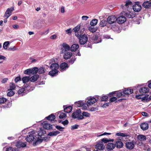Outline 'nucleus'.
Returning <instances> with one entry per match:
<instances>
[{
	"mask_svg": "<svg viewBox=\"0 0 151 151\" xmlns=\"http://www.w3.org/2000/svg\"><path fill=\"white\" fill-rule=\"evenodd\" d=\"M38 132L34 130L31 131L29 133V134L26 138V141L29 142L33 141V145L35 146L37 145L38 142Z\"/></svg>",
	"mask_w": 151,
	"mask_h": 151,
	"instance_id": "1",
	"label": "nucleus"
},
{
	"mask_svg": "<svg viewBox=\"0 0 151 151\" xmlns=\"http://www.w3.org/2000/svg\"><path fill=\"white\" fill-rule=\"evenodd\" d=\"M38 72V68L35 67L25 70L24 73L26 75H35Z\"/></svg>",
	"mask_w": 151,
	"mask_h": 151,
	"instance_id": "2",
	"label": "nucleus"
},
{
	"mask_svg": "<svg viewBox=\"0 0 151 151\" xmlns=\"http://www.w3.org/2000/svg\"><path fill=\"white\" fill-rule=\"evenodd\" d=\"M78 38L79 39L80 44L82 45L86 43L88 40V37L87 35L85 34L82 35Z\"/></svg>",
	"mask_w": 151,
	"mask_h": 151,
	"instance_id": "3",
	"label": "nucleus"
},
{
	"mask_svg": "<svg viewBox=\"0 0 151 151\" xmlns=\"http://www.w3.org/2000/svg\"><path fill=\"white\" fill-rule=\"evenodd\" d=\"M99 98V96H96L95 97H88V100L87 103L89 105H92L97 102Z\"/></svg>",
	"mask_w": 151,
	"mask_h": 151,
	"instance_id": "4",
	"label": "nucleus"
},
{
	"mask_svg": "<svg viewBox=\"0 0 151 151\" xmlns=\"http://www.w3.org/2000/svg\"><path fill=\"white\" fill-rule=\"evenodd\" d=\"M14 10V7H12L10 8H8L5 12L4 17H6V19L8 18L11 16L12 12Z\"/></svg>",
	"mask_w": 151,
	"mask_h": 151,
	"instance_id": "5",
	"label": "nucleus"
},
{
	"mask_svg": "<svg viewBox=\"0 0 151 151\" xmlns=\"http://www.w3.org/2000/svg\"><path fill=\"white\" fill-rule=\"evenodd\" d=\"M107 21L109 24L115 23L116 21V17L114 15H112L108 17Z\"/></svg>",
	"mask_w": 151,
	"mask_h": 151,
	"instance_id": "6",
	"label": "nucleus"
},
{
	"mask_svg": "<svg viewBox=\"0 0 151 151\" xmlns=\"http://www.w3.org/2000/svg\"><path fill=\"white\" fill-rule=\"evenodd\" d=\"M133 9L134 11L135 12H138L141 10L142 7L141 5L139 4V2L135 3V4L133 6Z\"/></svg>",
	"mask_w": 151,
	"mask_h": 151,
	"instance_id": "7",
	"label": "nucleus"
},
{
	"mask_svg": "<svg viewBox=\"0 0 151 151\" xmlns=\"http://www.w3.org/2000/svg\"><path fill=\"white\" fill-rule=\"evenodd\" d=\"M132 4V2L129 0H127L125 1L124 5H121V7L124 10H127L128 8Z\"/></svg>",
	"mask_w": 151,
	"mask_h": 151,
	"instance_id": "8",
	"label": "nucleus"
},
{
	"mask_svg": "<svg viewBox=\"0 0 151 151\" xmlns=\"http://www.w3.org/2000/svg\"><path fill=\"white\" fill-rule=\"evenodd\" d=\"M42 124L43 127L46 129L50 130L52 128V125L47 121H44Z\"/></svg>",
	"mask_w": 151,
	"mask_h": 151,
	"instance_id": "9",
	"label": "nucleus"
},
{
	"mask_svg": "<svg viewBox=\"0 0 151 151\" xmlns=\"http://www.w3.org/2000/svg\"><path fill=\"white\" fill-rule=\"evenodd\" d=\"M69 66L68 64L64 62L61 64L60 65V68L61 72L66 70L68 68Z\"/></svg>",
	"mask_w": 151,
	"mask_h": 151,
	"instance_id": "10",
	"label": "nucleus"
},
{
	"mask_svg": "<svg viewBox=\"0 0 151 151\" xmlns=\"http://www.w3.org/2000/svg\"><path fill=\"white\" fill-rule=\"evenodd\" d=\"M63 48H62V53L65 52L70 50V47L66 43H64L63 44Z\"/></svg>",
	"mask_w": 151,
	"mask_h": 151,
	"instance_id": "11",
	"label": "nucleus"
},
{
	"mask_svg": "<svg viewBox=\"0 0 151 151\" xmlns=\"http://www.w3.org/2000/svg\"><path fill=\"white\" fill-rule=\"evenodd\" d=\"M96 149L100 150H103L104 148V145L102 143V141H99L95 146Z\"/></svg>",
	"mask_w": 151,
	"mask_h": 151,
	"instance_id": "12",
	"label": "nucleus"
},
{
	"mask_svg": "<svg viewBox=\"0 0 151 151\" xmlns=\"http://www.w3.org/2000/svg\"><path fill=\"white\" fill-rule=\"evenodd\" d=\"M126 18L124 16H121L116 18V21L119 24L124 23L126 21Z\"/></svg>",
	"mask_w": 151,
	"mask_h": 151,
	"instance_id": "13",
	"label": "nucleus"
},
{
	"mask_svg": "<svg viewBox=\"0 0 151 151\" xmlns=\"http://www.w3.org/2000/svg\"><path fill=\"white\" fill-rule=\"evenodd\" d=\"M92 39L93 41V43L96 44L101 42V41L100 38L97 35H94L92 37Z\"/></svg>",
	"mask_w": 151,
	"mask_h": 151,
	"instance_id": "14",
	"label": "nucleus"
},
{
	"mask_svg": "<svg viewBox=\"0 0 151 151\" xmlns=\"http://www.w3.org/2000/svg\"><path fill=\"white\" fill-rule=\"evenodd\" d=\"M27 143L26 142H22L21 141H18L16 144V146L18 148L24 147H26Z\"/></svg>",
	"mask_w": 151,
	"mask_h": 151,
	"instance_id": "15",
	"label": "nucleus"
},
{
	"mask_svg": "<svg viewBox=\"0 0 151 151\" xmlns=\"http://www.w3.org/2000/svg\"><path fill=\"white\" fill-rule=\"evenodd\" d=\"M125 16L128 18H132L135 16L134 13L128 12L125 13Z\"/></svg>",
	"mask_w": 151,
	"mask_h": 151,
	"instance_id": "16",
	"label": "nucleus"
},
{
	"mask_svg": "<svg viewBox=\"0 0 151 151\" xmlns=\"http://www.w3.org/2000/svg\"><path fill=\"white\" fill-rule=\"evenodd\" d=\"M149 88L147 87H142L139 90L140 93L143 95L145 93H146L148 92Z\"/></svg>",
	"mask_w": 151,
	"mask_h": 151,
	"instance_id": "17",
	"label": "nucleus"
},
{
	"mask_svg": "<svg viewBox=\"0 0 151 151\" xmlns=\"http://www.w3.org/2000/svg\"><path fill=\"white\" fill-rule=\"evenodd\" d=\"M81 113V110H78L74 112L72 114V117L74 119L77 118L79 115Z\"/></svg>",
	"mask_w": 151,
	"mask_h": 151,
	"instance_id": "18",
	"label": "nucleus"
},
{
	"mask_svg": "<svg viewBox=\"0 0 151 151\" xmlns=\"http://www.w3.org/2000/svg\"><path fill=\"white\" fill-rule=\"evenodd\" d=\"M142 5L145 8H149L151 6V2L148 1H145L143 3Z\"/></svg>",
	"mask_w": 151,
	"mask_h": 151,
	"instance_id": "19",
	"label": "nucleus"
},
{
	"mask_svg": "<svg viewBox=\"0 0 151 151\" xmlns=\"http://www.w3.org/2000/svg\"><path fill=\"white\" fill-rule=\"evenodd\" d=\"M111 29L114 31H115L118 33L119 32H120V30H119V26L116 23L112 25Z\"/></svg>",
	"mask_w": 151,
	"mask_h": 151,
	"instance_id": "20",
	"label": "nucleus"
},
{
	"mask_svg": "<svg viewBox=\"0 0 151 151\" xmlns=\"http://www.w3.org/2000/svg\"><path fill=\"white\" fill-rule=\"evenodd\" d=\"M116 94V96L118 97L119 98L121 97H123L124 95L121 92H120V91H117L112 92L111 93H109V94Z\"/></svg>",
	"mask_w": 151,
	"mask_h": 151,
	"instance_id": "21",
	"label": "nucleus"
},
{
	"mask_svg": "<svg viewBox=\"0 0 151 151\" xmlns=\"http://www.w3.org/2000/svg\"><path fill=\"white\" fill-rule=\"evenodd\" d=\"M64 54L63 55V58L65 59H68L69 58L72 56V54L70 52H63Z\"/></svg>",
	"mask_w": 151,
	"mask_h": 151,
	"instance_id": "22",
	"label": "nucleus"
},
{
	"mask_svg": "<svg viewBox=\"0 0 151 151\" xmlns=\"http://www.w3.org/2000/svg\"><path fill=\"white\" fill-rule=\"evenodd\" d=\"M59 67V65L57 63H55L52 64L50 68L51 69L58 70Z\"/></svg>",
	"mask_w": 151,
	"mask_h": 151,
	"instance_id": "23",
	"label": "nucleus"
},
{
	"mask_svg": "<svg viewBox=\"0 0 151 151\" xmlns=\"http://www.w3.org/2000/svg\"><path fill=\"white\" fill-rule=\"evenodd\" d=\"M79 47V45L77 44H73L70 47V50L72 51H76Z\"/></svg>",
	"mask_w": 151,
	"mask_h": 151,
	"instance_id": "24",
	"label": "nucleus"
},
{
	"mask_svg": "<svg viewBox=\"0 0 151 151\" xmlns=\"http://www.w3.org/2000/svg\"><path fill=\"white\" fill-rule=\"evenodd\" d=\"M115 144L112 143H109L107 145V148L110 150H112L115 147Z\"/></svg>",
	"mask_w": 151,
	"mask_h": 151,
	"instance_id": "25",
	"label": "nucleus"
},
{
	"mask_svg": "<svg viewBox=\"0 0 151 151\" xmlns=\"http://www.w3.org/2000/svg\"><path fill=\"white\" fill-rule=\"evenodd\" d=\"M133 92V90L132 89L125 88L123 91V93L125 95H128L132 93Z\"/></svg>",
	"mask_w": 151,
	"mask_h": 151,
	"instance_id": "26",
	"label": "nucleus"
},
{
	"mask_svg": "<svg viewBox=\"0 0 151 151\" xmlns=\"http://www.w3.org/2000/svg\"><path fill=\"white\" fill-rule=\"evenodd\" d=\"M49 73V75L52 76H56L58 75V70L52 69Z\"/></svg>",
	"mask_w": 151,
	"mask_h": 151,
	"instance_id": "27",
	"label": "nucleus"
},
{
	"mask_svg": "<svg viewBox=\"0 0 151 151\" xmlns=\"http://www.w3.org/2000/svg\"><path fill=\"white\" fill-rule=\"evenodd\" d=\"M63 108L64 109V111L67 113L70 112L73 109L72 107L71 106H69L65 107V106H64Z\"/></svg>",
	"mask_w": 151,
	"mask_h": 151,
	"instance_id": "28",
	"label": "nucleus"
},
{
	"mask_svg": "<svg viewBox=\"0 0 151 151\" xmlns=\"http://www.w3.org/2000/svg\"><path fill=\"white\" fill-rule=\"evenodd\" d=\"M140 127L141 129L143 130H145L147 129L149 127L147 123L144 122L141 124Z\"/></svg>",
	"mask_w": 151,
	"mask_h": 151,
	"instance_id": "29",
	"label": "nucleus"
},
{
	"mask_svg": "<svg viewBox=\"0 0 151 151\" xmlns=\"http://www.w3.org/2000/svg\"><path fill=\"white\" fill-rule=\"evenodd\" d=\"M115 144L116 147L118 148H121L123 146V143L121 141L119 140L116 141Z\"/></svg>",
	"mask_w": 151,
	"mask_h": 151,
	"instance_id": "30",
	"label": "nucleus"
},
{
	"mask_svg": "<svg viewBox=\"0 0 151 151\" xmlns=\"http://www.w3.org/2000/svg\"><path fill=\"white\" fill-rule=\"evenodd\" d=\"M127 147L129 149H133L134 147V145L133 142H128L126 143Z\"/></svg>",
	"mask_w": 151,
	"mask_h": 151,
	"instance_id": "31",
	"label": "nucleus"
},
{
	"mask_svg": "<svg viewBox=\"0 0 151 151\" xmlns=\"http://www.w3.org/2000/svg\"><path fill=\"white\" fill-rule=\"evenodd\" d=\"M81 26L80 25H78L76 27L73 28L72 30V31L74 32L75 34H76L77 35H78L77 34L78 31H79L80 29Z\"/></svg>",
	"mask_w": 151,
	"mask_h": 151,
	"instance_id": "32",
	"label": "nucleus"
},
{
	"mask_svg": "<svg viewBox=\"0 0 151 151\" xmlns=\"http://www.w3.org/2000/svg\"><path fill=\"white\" fill-rule=\"evenodd\" d=\"M46 118L49 120L51 121H53L55 118V116L52 114H51L48 116L46 117Z\"/></svg>",
	"mask_w": 151,
	"mask_h": 151,
	"instance_id": "33",
	"label": "nucleus"
},
{
	"mask_svg": "<svg viewBox=\"0 0 151 151\" xmlns=\"http://www.w3.org/2000/svg\"><path fill=\"white\" fill-rule=\"evenodd\" d=\"M60 132L58 131H53L49 132L48 135L50 136H55L60 134Z\"/></svg>",
	"mask_w": 151,
	"mask_h": 151,
	"instance_id": "34",
	"label": "nucleus"
},
{
	"mask_svg": "<svg viewBox=\"0 0 151 151\" xmlns=\"http://www.w3.org/2000/svg\"><path fill=\"white\" fill-rule=\"evenodd\" d=\"M38 75H34L30 78L29 77L30 81L31 82H34L38 79Z\"/></svg>",
	"mask_w": 151,
	"mask_h": 151,
	"instance_id": "35",
	"label": "nucleus"
},
{
	"mask_svg": "<svg viewBox=\"0 0 151 151\" xmlns=\"http://www.w3.org/2000/svg\"><path fill=\"white\" fill-rule=\"evenodd\" d=\"M22 80L23 83H25L30 81L29 77L27 76H24L22 78Z\"/></svg>",
	"mask_w": 151,
	"mask_h": 151,
	"instance_id": "36",
	"label": "nucleus"
},
{
	"mask_svg": "<svg viewBox=\"0 0 151 151\" xmlns=\"http://www.w3.org/2000/svg\"><path fill=\"white\" fill-rule=\"evenodd\" d=\"M138 139L140 141H145L146 140V137L143 135H139L137 137Z\"/></svg>",
	"mask_w": 151,
	"mask_h": 151,
	"instance_id": "37",
	"label": "nucleus"
},
{
	"mask_svg": "<svg viewBox=\"0 0 151 151\" xmlns=\"http://www.w3.org/2000/svg\"><path fill=\"white\" fill-rule=\"evenodd\" d=\"M100 141H102V143L104 142L105 143H107L109 142H113L114 141L113 139H108L106 138H104L102 139Z\"/></svg>",
	"mask_w": 151,
	"mask_h": 151,
	"instance_id": "38",
	"label": "nucleus"
},
{
	"mask_svg": "<svg viewBox=\"0 0 151 151\" xmlns=\"http://www.w3.org/2000/svg\"><path fill=\"white\" fill-rule=\"evenodd\" d=\"M25 89L24 88H22L19 89L18 91V93L19 95L23 96L24 95ZM25 94H24L25 95Z\"/></svg>",
	"mask_w": 151,
	"mask_h": 151,
	"instance_id": "39",
	"label": "nucleus"
},
{
	"mask_svg": "<svg viewBox=\"0 0 151 151\" xmlns=\"http://www.w3.org/2000/svg\"><path fill=\"white\" fill-rule=\"evenodd\" d=\"M98 22V20L96 19H94L92 20L90 22V24L91 26H94L96 25Z\"/></svg>",
	"mask_w": 151,
	"mask_h": 151,
	"instance_id": "40",
	"label": "nucleus"
},
{
	"mask_svg": "<svg viewBox=\"0 0 151 151\" xmlns=\"http://www.w3.org/2000/svg\"><path fill=\"white\" fill-rule=\"evenodd\" d=\"M88 29L91 32L93 33L96 32L97 29L96 27L91 26L89 27Z\"/></svg>",
	"mask_w": 151,
	"mask_h": 151,
	"instance_id": "41",
	"label": "nucleus"
},
{
	"mask_svg": "<svg viewBox=\"0 0 151 151\" xmlns=\"http://www.w3.org/2000/svg\"><path fill=\"white\" fill-rule=\"evenodd\" d=\"M45 68L41 67L38 68V73L40 74L44 73L45 71Z\"/></svg>",
	"mask_w": 151,
	"mask_h": 151,
	"instance_id": "42",
	"label": "nucleus"
},
{
	"mask_svg": "<svg viewBox=\"0 0 151 151\" xmlns=\"http://www.w3.org/2000/svg\"><path fill=\"white\" fill-rule=\"evenodd\" d=\"M75 103L77 106L78 107H82L83 105V101H81L75 102Z\"/></svg>",
	"mask_w": 151,
	"mask_h": 151,
	"instance_id": "43",
	"label": "nucleus"
},
{
	"mask_svg": "<svg viewBox=\"0 0 151 151\" xmlns=\"http://www.w3.org/2000/svg\"><path fill=\"white\" fill-rule=\"evenodd\" d=\"M58 114H60L59 116V118L60 119H63L66 116V114L63 112H59Z\"/></svg>",
	"mask_w": 151,
	"mask_h": 151,
	"instance_id": "44",
	"label": "nucleus"
},
{
	"mask_svg": "<svg viewBox=\"0 0 151 151\" xmlns=\"http://www.w3.org/2000/svg\"><path fill=\"white\" fill-rule=\"evenodd\" d=\"M9 44V41H6L5 42L3 45V48L5 50H6L7 48V46Z\"/></svg>",
	"mask_w": 151,
	"mask_h": 151,
	"instance_id": "45",
	"label": "nucleus"
},
{
	"mask_svg": "<svg viewBox=\"0 0 151 151\" xmlns=\"http://www.w3.org/2000/svg\"><path fill=\"white\" fill-rule=\"evenodd\" d=\"M15 84L13 83H10L9 85V89L10 90H13L15 88Z\"/></svg>",
	"mask_w": 151,
	"mask_h": 151,
	"instance_id": "46",
	"label": "nucleus"
},
{
	"mask_svg": "<svg viewBox=\"0 0 151 151\" xmlns=\"http://www.w3.org/2000/svg\"><path fill=\"white\" fill-rule=\"evenodd\" d=\"M106 22L105 20H102L101 21L100 23V25L101 27H103L104 26H106Z\"/></svg>",
	"mask_w": 151,
	"mask_h": 151,
	"instance_id": "47",
	"label": "nucleus"
},
{
	"mask_svg": "<svg viewBox=\"0 0 151 151\" xmlns=\"http://www.w3.org/2000/svg\"><path fill=\"white\" fill-rule=\"evenodd\" d=\"M45 21L44 20L41 21L39 23V27H41L45 26Z\"/></svg>",
	"mask_w": 151,
	"mask_h": 151,
	"instance_id": "48",
	"label": "nucleus"
},
{
	"mask_svg": "<svg viewBox=\"0 0 151 151\" xmlns=\"http://www.w3.org/2000/svg\"><path fill=\"white\" fill-rule=\"evenodd\" d=\"M82 114L83 116L86 117H89L90 116V114L88 112H83L82 113Z\"/></svg>",
	"mask_w": 151,
	"mask_h": 151,
	"instance_id": "49",
	"label": "nucleus"
},
{
	"mask_svg": "<svg viewBox=\"0 0 151 151\" xmlns=\"http://www.w3.org/2000/svg\"><path fill=\"white\" fill-rule=\"evenodd\" d=\"M116 135L117 136H120L122 137H125L127 136V135L121 132L116 133Z\"/></svg>",
	"mask_w": 151,
	"mask_h": 151,
	"instance_id": "50",
	"label": "nucleus"
},
{
	"mask_svg": "<svg viewBox=\"0 0 151 151\" xmlns=\"http://www.w3.org/2000/svg\"><path fill=\"white\" fill-rule=\"evenodd\" d=\"M145 150L147 151H151V148L150 146L147 145H145L144 147Z\"/></svg>",
	"mask_w": 151,
	"mask_h": 151,
	"instance_id": "51",
	"label": "nucleus"
},
{
	"mask_svg": "<svg viewBox=\"0 0 151 151\" xmlns=\"http://www.w3.org/2000/svg\"><path fill=\"white\" fill-rule=\"evenodd\" d=\"M6 101V99L2 97L0 98V104H4Z\"/></svg>",
	"mask_w": 151,
	"mask_h": 151,
	"instance_id": "52",
	"label": "nucleus"
},
{
	"mask_svg": "<svg viewBox=\"0 0 151 151\" xmlns=\"http://www.w3.org/2000/svg\"><path fill=\"white\" fill-rule=\"evenodd\" d=\"M46 133V132L44 129H40V132L38 133V136H41V135H42V134H45Z\"/></svg>",
	"mask_w": 151,
	"mask_h": 151,
	"instance_id": "53",
	"label": "nucleus"
},
{
	"mask_svg": "<svg viewBox=\"0 0 151 151\" xmlns=\"http://www.w3.org/2000/svg\"><path fill=\"white\" fill-rule=\"evenodd\" d=\"M76 58L74 57H72V59L71 60H69V63L71 64H73L76 60Z\"/></svg>",
	"mask_w": 151,
	"mask_h": 151,
	"instance_id": "54",
	"label": "nucleus"
},
{
	"mask_svg": "<svg viewBox=\"0 0 151 151\" xmlns=\"http://www.w3.org/2000/svg\"><path fill=\"white\" fill-rule=\"evenodd\" d=\"M77 32V34H78V35H77L76 34H75V35L78 38L82 35V30H80L79 31H78Z\"/></svg>",
	"mask_w": 151,
	"mask_h": 151,
	"instance_id": "55",
	"label": "nucleus"
},
{
	"mask_svg": "<svg viewBox=\"0 0 151 151\" xmlns=\"http://www.w3.org/2000/svg\"><path fill=\"white\" fill-rule=\"evenodd\" d=\"M101 101H106L108 99V97L106 96H104L101 98Z\"/></svg>",
	"mask_w": 151,
	"mask_h": 151,
	"instance_id": "56",
	"label": "nucleus"
},
{
	"mask_svg": "<svg viewBox=\"0 0 151 151\" xmlns=\"http://www.w3.org/2000/svg\"><path fill=\"white\" fill-rule=\"evenodd\" d=\"M83 108L84 109H87L89 106L87 104L83 102V105L82 106Z\"/></svg>",
	"mask_w": 151,
	"mask_h": 151,
	"instance_id": "57",
	"label": "nucleus"
},
{
	"mask_svg": "<svg viewBox=\"0 0 151 151\" xmlns=\"http://www.w3.org/2000/svg\"><path fill=\"white\" fill-rule=\"evenodd\" d=\"M14 94V92L12 90L7 93V95L9 96H13Z\"/></svg>",
	"mask_w": 151,
	"mask_h": 151,
	"instance_id": "58",
	"label": "nucleus"
},
{
	"mask_svg": "<svg viewBox=\"0 0 151 151\" xmlns=\"http://www.w3.org/2000/svg\"><path fill=\"white\" fill-rule=\"evenodd\" d=\"M56 128L60 131H63L64 128L59 126H56Z\"/></svg>",
	"mask_w": 151,
	"mask_h": 151,
	"instance_id": "59",
	"label": "nucleus"
},
{
	"mask_svg": "<svg viewBox=\"0 0 151 151\" xmlns=\"http://www.w3.org/2000/svg\"><path fill=\"white\" fill-rule=\"evenodd\" d=\"M72 30L71 28H70V29H67L65 30L66 33L67 34H69V35H70L71 34V33H72Z\"/></svg>",
	"mask_w": 151,
	"mask_h": 151,
	"instance_id": "60",
	"label": "nucleus"
},
{
	"mask_svg": "<svg viewBox=\"0 0 151 151\" xmlns=\"http://www.w3.org/2000/svg\"><path fill=\"white\" fill-rule=\"evenodd\" d=\"M21 80L20 76L16 77L14 79V81L16 83L18 81H21Z\"/></svg>",
	"mask_w": 151,
	"mask_h": 151,
	"instance_id": "61",
	"label": "nucleus"
},
{
	"mask_svg": "<svg viewBox=\"0 0 151 151\" xmlns=\"http://www.w3.org/2000/svg\"><path fill=\"white\" fill-rule=\"evenodd\" d=\"M78 127V125H76V124H75V125L72 126L71 127V129L72 130H73L74 129H77Z\"/></svg>",
	"mask_w": 151,
	"mask_h": 151,
	"instance_id": "62",
	"label": "nucleus"
},
{
	"mask_svg": "<svg viewBox=\"0 0 151 151\" xmlns=\"http://www.w3.org/2000/svg\"><path fill=\"white\" fill-rule=\"evenodd\" d=\"M81 18L82 20L86 21L89 18V17L87 16H83Z\"/></svg>",
	"mask_w": 151,
	"mask_h": 151,
	"instance_id": "63",
	"label": "nucleus"
},
{
	"mask_svg": "<svg viewBox=\"0 0 151 151\" xmlns=\"http://www.w3.org/2000/svg\"><path fill=\"white\" fill-rule=\"evenodd\" d=\"M13 150L12 147H9L6 148V151H13Z\"/></svg>",
	"mask_w": 151,
	"mask_h": 151,
	"instance_id": "64",
	"label": "nucleus"
}]
</instances>
